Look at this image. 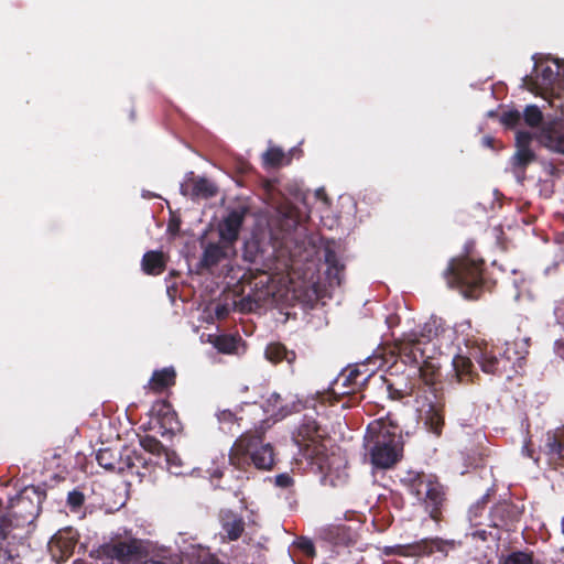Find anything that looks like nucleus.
<instances>
[{
    "label": "nucleus",
    "instance_id": "obj_1",
    "mask_svg": "<svg viewBox=\"0 0 564 564\" xmlns=\"http://www.w3.org/2000/svg\"><path fill=\"white\" fill-rule=\"evenodd\" d=\"M301 456L322 475L324 486L338 487L346 476L338 471V456L329 453L330 442L326 431L311 416H304L292 434Z\"/></svg>",
    "mask_w": 564,
    "mask_h": 564
},
{
    "label": "nucleus",
    "instance_id": "obj_2",
    "mask_svg": "<svg viewBox=\"0 0 564 564\" xmlns=\"http://www.w3.org/2000/svg\"><path fill=\"white\" fill-rule=\"evenodd\" d=\"M275 464L274 448L264 442V431L254 430L242 433L229 451V465L237 470L236 485H224L223 489L232 491L241 503H246L243 486L250 479V468L271 470Z\"/></svg>",
    "mask_w": 564,
    "mask_h": 564
},
{
    "label": "nucleus",
    "instance_id": "obj_3",
    "mask_svg": "<svg viewBox=\"0 0 564 564\" xmlns=\"http://www.w3.org/2000/svg\"><path fill=\"white\" fill-rule=\"evenodd\" d=\"M365 459L376 470L393 468L403 457L404 444L401 434L384 421L371 422L364 437Z\"/></svg>",
    "mask_w": 564,
    "mask_h": 564
},
{
    "label": "nucleus",
    "instance_id": "obj_4",
    "mask_svg": "<svg viewBox=\"0 0 564 564\" xmlns=\"http://www.w3.org/2000/svg\"><path fill=\"white\" fill-rule=\"evenodd\" d=\"M400 482L409 494L422 501L432 520L440 522L443 519V511L447 506V492L435 475L409 469L400 477Z\"/></svg>",
    "mask_w": 564,
    "mask_h": 564
},
{
    "label": "nucleus",
    "instance_id": "obj_5",
    "mask_svg": "<svg viewBox=\"0 0 564 564\" xmlns=\"http://www.w3.org/2000/svg\"><path fill=\"white\" fill-rule=\"evenodd\" d=\"M445 278L447 283L457 288L465 297L478 299L486 285L485 261L468 256L452 259Z\"/></svg>",
    "mask_w": 564,
    "mask_h": 564
},
{
    "label": "nucleus",
    "instance_id": "obj_6",
    "mask_svg": "<svg viewBox=\"0 0 564 564\" xmlns=\"http://www.w3.org/2000/svg\"><path fill=\"white\" fill-rule=\"evenodd\" d=\"M394 354L403 364L417 367L420 378L426 386L432 387L438 381L440 366L434 358L426 355V348L422 347V340L417 338L399 340L394 350L391 351V358Z\"/></svg>",
    "mask_w": 564,
    "mask_h": 564
},
{
    "label": "nucleus",
    "instance_id": "obj_7",
    "mask_svg": "<svg viewBox=\"0 0 564 564\" xmlns=\"http://www.w3.org/2000/svg\"><path fill=\"white\" fill-rule=\"evenodd\" d=\"M96 460L106 470L119 474L127 473L139 477L145 476V473L142 470H148L149 465L147 458L141 453L128 446L120 449L111 447L100 448L96 454Z\"/></svg>",
    "mask_w": 564,
    "mask_h": 564
},
{
    "label": "nucleus",
    "instance_id": "obj_8",
    "mask_svg": "<svg viewBox=\"0 0 564 564\" xmlns=\"http://www.w3.org/2000/svg\"><path fill=\"white\" fill-rule=\"evenodd\" d=\"M45 492L34 486L25 487L14 498L10 499L7 518L13 529L32 524L41 512Z\"/></svg>",
    "mask_w": 564,
    "mask_h": 564
},
{
    "label": "nucleus",
    "instance_id": "obj_9",
    "mask_svg": "<svg viewBox=\"0 0 564 564\" xmlns=\"http://www.w3.org/2000/svg\"><path fill=\"white\" fill-rule=\"evenodd\" d=\"M389 360L382 355L373 354L367 358V361L348 369L347 372L340 373L335 380L332 391L338 395L350 394L357 388L364 386L378 369L388 365Z\"/></svg>",
    "mask_w": 564,
    "mask_h": 564
},
{
    "label": "nucleus",
    "instance_id": "obj_10",
    "mask_svg": "<svg viewBox=\"0 0 564 564\" xmlns=\"http://www.w3.org/2000/svg\"><path fill=\"white\" fill-rule=\"evenodd\" d=\"M454 541L443 540L442 538H425L409 544H398L387 546L386 555H398L404 557L430 556L433 553L447 555L448 547H454Z\"/></svg>",
    "mask_w": 564,
    "mask_h": 564
},
{
    "label": "nucleus",
    "instance_id": "obj_11",
    "mask_svg": "<svg viewBox=\"0 0 564 564\" xmlns=\"http://www.w3.org/2000/svg\"><path fill=\"white\" fill-rule=\"evenodd\" d=\"M150 424L153 425V429H158V433L162 437L170 438L182 430L177 413L166 400L155 401L150 410Z\"/></svg>",
    "mask_w": 564,
    "mask_h": 564
},
{
    "label": "nucleus",
    "instance_id": "obj_12",
    "mask_svg": "<svg viewBox=\"0 0 564 564\" xmlns=\"http://www.w3.org/2000/svg\"><path fill=\"white\" fill-rule=\"evenodd\" d=\"M517 345V341L506 343L507 348L501 357H498V355L492 349L488 348V346H485L484 348L479 347L474 357L484 372L501 376L507 371L512 359L510 350Z\"/></svg>",
    "mask_w": 564,
    "mask_h": 564
},
{
    "label": "nucleus",
    "instance_id": "obj_13",
    "mask_svg": "<svg viewBox=\"0 0 564 564\" xmlns=\"http://www.w3.org/2000/svg\"><path fill=\"white\" fill-rule=\"evenodd\" d=\"M78 538V532L70 527L58 530L48 542V552L52 558L56 563L68 560L74 553Z\"/></svg>",
    "mask_w": 564,
    "mask_h": 564
},
{
    "label": "nucleus",
    "instance_id": "obj_14",
    "mask_svg": "<svg viewBox=\"0 0 564 564\" xmlns=\"http://www.w3.org/2000/svg\"><path fill=\"white\" fill-rule=\"evenodd\" d=\"M246 214L245 207L231 209L218 225L219 240L235 248Z\"/></svg>",
    "mask_w": 564,
    "mask_h": 564
},
{
    "label": "nucleus",
    "instance_id": "obj_15",
    "mask_svg": "<svg viewBox=\"0 0 564 564\" xmlns=\"http://www.w3.org/2000/svg\"><path fill=\"white\" fill-rule=\"evenodd\" d=\"M543 454L550 467L555 470L564 469V427L547 432Z\"/></svg>",
    "mask_w": 564,
    "mask_h": 564
},
{
    "label": "nucleus",
    "instance_id": "obj_16",
    "mask_svg": "<svg viewBox=\"0 0 564 564\" xmlns=\"http://www.w3.org/2000/svg\"><path fill=\"white\" fill-rule=\"evenodd\" d=\"M520 512L516 505L509 501H499L489 512V527L509 531L519 520Z\"/></svg>",
    "mask_w": 564,
    "mask_h": 564
},
{
    "label": "nucleus",
    "instance_id": "obj_17",
    "mask_svg": "<svg viewBox=\"0 0 564 564\" xmlns=\"http://www.w3.org/2000/svg\"><path fill=\"white\" fill-rule=\"evenodd\" d=\"M235 254V248L219 240L217 242H208L203 251L199 260L202 269L212 270L225 260H229Z\"/></svg>",
    "mask_w": 564,
    "mask_h": 564
},
{
    "label": "nucleus",
    "instance_id": "obj_18",
    "mask_svg": "<svg viewBox=\"0 0 564 564\" xmlns=\"http://www.w3.org/2000/svg\"><path fill=\"white\" fill-rule=\"evenodd\" d=\"M108 557L126 564L137 560L142 554V545L139 540L118 541L105 547Z\"/></svg>",
    "mask_w": 564,
    "mask_h": 564
},
{
    "label": "nucleus",
    "instance_id": "obj_19",
    "mask_svg": "<svg viewBox=\"0 0 564 564\" xmlns=\"http://www.w3.org/2000/svg\"><path fill=\"white\" fill-rule=\"evenodd\" d=\"M532 142V133L529 131H518L516 135L517 151L512 156V165L514 169L524 171L529 164L535 161L536 155L530 148Z\"/></svg>",
    "mask_w": 564,
    "mask_h": 564
},
{
    "label": "nucleus",
    "instance_id": "obj_20",
    "mask_svg": "<svg viewBox=\"0 0 564 564\" xmlns=\"http://www.w3.org/2000/svg\"><path fill=\"white\" fill-rule=\"evenodd\" d=\"M219 519L224 540L237 541L245 532L243 518L232 510L220 511Z\"/></svg>",
    "mask_w": 564,
    "mask_h": 564
},
{
    "label": "nucleus",
    "instance_id": "obj_21",
    "mask_svg": "<svg viewBox=\"0 0 564 564\" xmlns=\"http://www.w3.org/2000/svg\"><path fill=\"white\" fill-rule=\"evenodd\" d=\"M217 192V186L206 177L191 178L181 185L182 195L192 198H212Z\"/></svg>",
    "mask_w": 564,
    "mask_h": 564
},
{
    "label": "nucleus",
    "instance_id": "obj_22",
    "mask_svg": "<svg viewBox=\"0 0 564 564\" xmlns=\"http://www.w3.org/2000/svg\"><path fill=\"white\" fill-rule=\"evenodd\" d=\"M540 142L554 152L564 154V124L552 122L542 129Z\"/></svg>",
    "mask_w": 564,
    "mask_h": 564
},
{
    "label": "nucleus",
    "instance_id": "obj_23",
    "mask_svg": "<svg viewBox=\"0 0 564 564\" xmlns=\"http://www.w3.org/2000/svg\"><path fill=\"white\" fill-rule=\"evenodd\" d=\"M176 383V371L173 367L154 370L147 388L154 393H163Z\"/></svg>",
    "mask_w": 564,
    "mask_h": 564
},
{
    "label": "nucleus",
    "instance_id": "obj_24",
    "mask_svg": "<svg viewBox=\"0 0 564 564\" xmlns=\"http://www.w3.org/2000/svg\"><path fill=\"white\" fill-rule=\"evenodd\" d=\"M324 258L327 265L325 273L329 285L339 286L344 279L345 265L339 261L337 253L329 246L325 247Z\"/></svg>",
    "mask_w": 564,
    "mask_h": 564
},
{
    "label": "nucleus",
    "instance_id": "obj_25",
    "mask_svg": "<svg viewBox=\"0 0 564 564\" xmlns=\"http://www.w3.org/2000/svg\"><path fill=\"white\" fill-rule=\"evenodd\" d=\"M453 369L455 378L458 383L468 384L474 382V379L478 377L474 364L469 357L463 355H456L453 358Z\"/></svg>",
    "mask_w": 564,
    "mask_h": 564
},
{
    "label": "nucleus",
    "instance_id": "obj_26",
    "mask_svg": "<svg viewBox=\"0 0 564 564\" xmlns=\"http://www.w3.org/2000/svg\"><path fill=\"white\" fill-rule=\"evenodd\" d=\"M447 328L444 326L442 319L440 318H431L427 321L420 333V336L416 334L410 335L408 338H403L402 340H411L413 338H417L422 340V347L425 348L427 344H430L434 338L443 335Z\"/></svg>",
    "mask_w": 564,
    "mask_h": 564
},
{
    "label": "nucleus",
    "instance_id": "obj_27",
    "mask_svg": "<svg viewBox=\"0 0 564 564\" xmlns=\"http://www.w3.org/2000/svg\"><path fill=\"white\" fill-rule=\"evenodd\" d=\"M142 270L149 275H159L166 269V259L162 251H147L141 261Z\"/></svg>",
    "mask_w": 564,
    "mask_h": 564
},
{
    "label": "nucleus",
    "instance_id": "obj_28",
    "mask_svg": "<svg viewBox=\"0 0 564 564\" xmlns=\"http://www.w3.org/2000/svg\"><path fill=\"white\" fill-rule=\"evenodd\" d=\"M265 357L273 364L286 361L292 365L296 359V354L293 350H288L281 343H271L265 348Z\"/></svg>",
    "mask_w": 564,
    "mask_h": 564
},
{
    "label": "nucleus",
    "instance_id": "obj_29",
    "mask_svg": "<svg viewBox=\"0 0 564 564\" xmlns=\"http://www.w3.org/2000/svg\"><path fill=\"white\" fill-rule=\"evenodd\" d=\"M323 534L324 539L334 545L347 546L354 542L350 528L344 524L329 527Z\"/></svg>",
    "mask_w": 564,
    "mask_h": 564
},
{
    "label": "nucleus",
    "instance_id": "obj_30",
    "mask_svg": "<svg viewBox=\"0 0 564 564\" xmlns=\"http://www.w3.org/2000/svg\"><path fill=\"white\" fill-rule=\"evenodd\" d=\"M556 77L557 72L551 66H543L535 77H530L531 89H550L553 87Z\"/></svg>",
    "mask_w": 564,
    "mask_h": 564
},
{
    "label": "nucleus",
    "instance_id": "obj_31",
    "mask_svg": "<svg viewBox=\"0 0 564 564\" xmlns=\"http://www.w3.org/2000/svg\"><path fill=\"white\" fill-rule=\"evenodd\" d=\"M140 445L141 447L153 455L160 456L162 454H165L167 457V460L170 459L169 453L166 448L163 446V444L154 436L151 435H144L140 438Z\"/></svg>",
    "mask_w": 564,
    "mask_h": 564
},
{
    "label": "nucleus",
    "instance_id": "obj_32",
    "mask_svg": "<svg viewBox=\"0 0 564 564\" xmlns=\"http://www.w3.org/2000/svg\"><path fill=\"white\" fill-rule=\"evenodd\" d=\"M426 424L431 432L440 436L444 426V415L442 411L431 406L426 414Z\"/></svg>",
    "mask_w": 564,
    "mask_h": 564
},
{
    "label": "nucleus",
    "instance_id": "obj_33",
    "mask_svg": "<svg viewBox=\"0 0 564 564\" xmlns=\"http://www.w3.org/2000/svg\"><path fill=\"white\" fill-rule=\"evenodd\" d=\"M521 115L524 123L531 128H536L543 122V113L536 105H528Z\"/></svg>",
    "mask_w": 564,
    "mask_h": 564
},
{
    "label": "nucleus",
    "instance_id": "obj_34",
    "mask_svg": "<svg viewBox=\"0 0 564 564\" xmlns=\"http://www.w3.org/2000/svg\"><path fill=\"white\" fill-rule=\"evenodd\" d=\"M239 339L232 335H219L214 341V346L218 351L231 354L237 350Z\"/></svg>",
    "mask_w": 564,
    "mask_h": 564
},
{
    "label": "nucleus",
    "instance_id": "obj_35",
    "mask_svg": "<svg viewBox=\"0 0 564 564\" xmlns=\"http://www.w3.org/2000/svg\"><path fill=\"white\" fill-rule=\"evenodd\" d=\"M386 382L389 397L393 400H402L405 397H410L413 392V388H404L403 382H391L390 380H386Z\"/></svg>",
    "mask_w": 564,
    "mask_h": 564
},
{
    "label": "nucleus",
    "instance_id": "obj_36",
    "mask_svg": "<svg viewBox=\"0 0 564 564\" xmlns=\"http://www.w3.org/2000/svg\"><path fill=\"white\" fill-rule=\"evenodd\" d=\"M284 159L285 154L280 148H269L263 154L264 164L270 167H279Z\"/></svg>",
    "mask_w": 564,
    "mask_h": 564
},
{
    "label": "nucleus",
    "instance_id": "obj_37",
    "mask_svg": "<svg viewBox=\"0 0 564 564\" xmlns=\"http://www.w3.org/2000/svg\"><path fill=\"white\" fill-rule=\"evenodd\" d=\"M521 120H522V115L517 109H511V110L505 111V112H502V115L500 117V122L506 128H509V129H513L517 126H519Z\"/></svg>",
    "mask_w": 564,
    "mask_h": 564
},
{
    "label": "nucleus",
    "instance_id": "obj_38",
    "mask_svg": "<svg viewBox=\"0 0 564 564\" xmlns=\"http://www.w3.org/2000/svg\"><path fill=\"white\" fill-rule=\"evenodd\" d=\"M85 503V495L77 489H74L67 495V506L73 512L78 511Z\"/></svg>",
    "mask_w": 564,
    "mask_h": 564
},
{
    "label": "nucleus",
    "instance_id": "obj_39",
    "mask_svg": "<svg viewBox=\"0 0 564 564\" xmlns=\"http://www.w3.org/2000/svg\"><path fill=\"white\" fill-rule=\"evenodd\" d=\"M267 411H271L274 414H283V400L281 395L276 392L270 394V397L265 401Z\"/></svg>",
    "mask_w": 564,
    "mask_h": 564
},
{
    "label": "nucleus",
    "instance_id": "obj_40",
    "mask_svg": "<svg viewBox=\"0 0 564 564\" xmlns=\"http://www.w3.org/2000/svg\"><path fill=\"white\" fill-rule=\"evenodd\" d=\"M12 530L7 516L0 510V547H4V542Z\"/></svg>",
    "mask_w": 564,
    "mask_h": 564
},
{
    "label": "nucleus",
    "instance_id": "obj_41",
    "mask_svg": "<svg viewBox=\"0 0 564 564\" xmlns=\"http://www.w3.org/2000/svg\"><path fill=\"white\" fill-rule=\"evenodd\" d=\"M295 545L307 557H314L316 554L313 542L307 538H300Z\"/></svg>",
    "mask_w": 564,
    "mask_h": 564
},
{
    "label": "nucleus",
    "instance_id": "obj_42",
    "mask_svg": "<svg viewBox=\"0 0 564 564\" xmlns=\"http://www.w3.org/2000/svg\"><path fill=\"white\" fill-rule=\"evenodd\" d=\"M217 417L220 423H225V424H231L235 422H237L239 424V421L241 420V417H237L236 413H234L230 410L219 411L217 413Z\"/></svg>",
    "mask_w": 564,
    "mask_h": 564
},
{
    "label": "nucleus",
    "instance_id": "obj_43",
    "mask_svg": "<svg viewBox=\"0 0 564 564\" xmlns=\"http://www.w3.org/2000/svg\"><path fill=\"white\" fill-rule=\"evenodd\" d=\"M274 482L280 488H290L294 485V479L290 474L283 473L275 476Z\"/></svg>",
    "mask_w": 564,
    "mask_h": 564
},
{
    "label": "nucleus",
    "instance_id": "obj_44",
    "mask_svg": "<svg viewBox=\"0 0 564 564\" xmlns=\"http://www.w3.org/2000/svg\"><path fill=\"white\" fill-rule=\"evenodd\" d=\"M530 338H523L521 341V349L514 350V356L517 360L524 359L525 355L529 354Z\"/></svg>",
    "mask_w": 564,
    "mask_h": 564
},
{
    "label": "nucleus",
    "instance_id": "obj_45",
    "mask_svg": "<svg viewBox=\"0 0 564 564\" xmlns=\"http://www.w3.org/2000/svg\"><path fill=\"white\" fill-rule=\"evenodd\" d=\"M256 248V243H247L243 252L245 260H248L251 263L257 262V253L252 252L250 249Z\"/></svg>",
    "mask_w": 564,
    "mask_h": 564
},
{
    "label": "nucleus",
    "instance_id": "obj_46",
    "mask_svg": "<svg viewBox=\"0 0 564 564\" xmlns=\"http://www.w3.org/2000/svg\"><path fill=\"white\" fill-rule=\"evenodd\" d=\"M554 354L564 360V338L556 339L553 346Z\"/></svg>",
    "mask_w": 564,
    "mask_h": 564
},
{
    "label": "nucleus",
    "instance_id": "obj_47",
    "mask_svg": "<svg viewBox=\"0 0 564 564\" xmlns=\"http://www.w3.org/2000/svg\"><path fill=\"white\" fill-rule=\"evenodd\" d=\"M0 564H13V557L6 547H0Z\"/></svg>",
    "mask_w": 564,
    "mask_h": 564
},
{
    "label": "nucleus",
    "instance_id": "obj_48",
    "mask_svg": "<svg viewBox=\"0 0 564 564\" xmlns=\"http://www.w3.org/2000/svg\"><path fill=\"white\" fill-rule=\"evenodd\" d=\"M481 143L484 147L486 148H489L491 150H498L500 149L501 147L497 145V140L494 138V137H490V135H485L482 139H481Z\"/></svg>",
    "mask_w": 564,
    "mask_h": 564
},
{
    "label": "nucleus",
    "instance_id": "obj_49",
    "mask_svg": "<svg viewBox=\"0 0 564 564\" xmlns=\"http://www.w3.org/2000/svg\"><path fill=\"white\" fill-rule=\"evenodd\" d=\"M554 314H555V317H556V321L563 325L564 327V301H561L555 310H554Z\"/></svg>",
    "mask_w": 564,
    "mask_h": 564
},
{
    "label": "nucleus",
    "instance_id": "obj_50",
    "mask_svg": "<svg viewBox=\"0 0 564 564\" xmlns=\"http://www.w3.org/2000/svg\"><path fill=\"white\" fill-rule=\"evenodd\" d=\"M473 536L476 538V539H479L481 541H487L488 539V533L486 530H476L474 533H473Z\"/></svg>",
    "mask_w": 564,
    "mask_h": 564
},
{
    "label": "nucleus",
    "instance_id": "obj_51",
    "mask_svg": "<svg viewBox=\"0 0 564 564\" xmlns=\"http://www.w3.org/2000/svg\"><path fill=\"white\" fill-rule=\"evenodd\" d=\"M227 314H228V310H227L226 306L218 305L216 307V315H217L218 318H225L227 316Z\"/></svg>",
    "mask_w": 564,
    "mask_h": 564
},
{
    "label": "nucleus",
    "instance_id": "obj_52",
    "mask_svg": "<svg viewBox=\"0 0 564 564\" xmlns=\"http://www.w3.org/2000/svg\"><path fill=\"white\" fill-rule=\"evenodd\" d=\"M202 564H224V563L220 562L216 556L210 555V556L204 558Z\"/></svg>",
    "mask_w": 564,
    "mask_h": 564
},
{
    "label": "nucleus",
    "instance_id": "obj_53",
    "mask_svg": "<svg viewBox=\"0 0 564 564\" xmlns=\"http://www.w3.org/2000/svg\"><path fill=\"white\" fill-rule=\"evenodd\" d=\"M213 478H223L224 477V471L219 470V469H216L214 473H213Z\"/></svg>",
    "mask_w": 564,
    "mask_h": 564
},
{
    "label": "nucleus",
    "instance_id": "obj_54",
    "mask_svg": "<svg viewBox=\"0 0 564 564\" xmlns=\"http://www.w3.org/2000/svg\"><path fill=\"white\" fill-rule=\"evenodd\" d=\"M486 498H487V496H485V497L481 499V501L477 502V505L475 506V509H476V510H477V509H479V508H480V506H481V508H484V506H485V503H486Z\"/></svg>",
    "mask_w": 564,
    "mask_h": 564
},
{
    "label": "nucleus",
    "instance_id": "obj_55",
    "mask_svg": "<svg viewBox=\"0 0 564 564\" xmlns=\"http://www.w3.org/2000/svg\"><path fill=\"white\" fill-rule=\"evenodd\" d=\"M143 564H165V563H163L162 561H156V560L151 558V560L144 561Z\"/></svg>",
    "mask_w": 564,
    "mask_h": 564
},
{
    "label": "nucleus",
    "instance_id": "obj_56",
    "mask_svg": "<svg viewBox=\"0 0 564 564\" xmlns=\"http://www.w3.org/2000/svg\"><path fill=\"white\" fill-rule=\"evenodd\" d=\"M316 195H317V197H322V195H324V191L323 189H318L316 192Z\"/></svg>",
    "mask_w": 564,
    "mask_h": 564
}]
</instances>
